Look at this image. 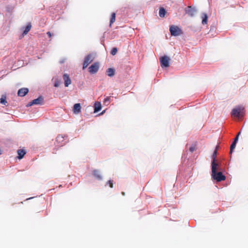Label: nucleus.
Masks as SVG:
<instances>
[{
	"mask_svg": "<svg viewBox=\"0 0 248 248\" xmlns=\"http://www.w3.org/2000/svg\"><path fill=\"white\" fill-rule=\"evenodd\" d=\"M93 174L94 176L98 180H101L102 177L99 170H95L93 171Z\"/></svg>",
	"mask_w": 248,
	"mask_h": 248,
	"instance_id": "obj_20",
	"label": "nucleus"
},
{
	"mask_svg": "<svg viewBox=\"0 0 248 248\" xmlns=\"http://www.w3.org/2000/svg\"><path fill=\"white\" fill-rule=\"evenodd\" d=\"M99 67L98 63L95 62L89 67V71L91 74H95L98 71Z\"/></svg>",
	"mask_w": 248,
	"mask_h": 248,
	"instance_id": "obj_6",
	"label": "nucleus"
},
{
	"mask_svg": "<svg viewBox=\"0 0 248 248\" xmlns=\"http://www.w3.org/2000/svg\"><path fill=\"white\" fill-rule=\"evenodd\" d=\"M218 165H215L214 164L212 166V176L214 179L216 180L217 182L224 181L226 179V177L223 175L221 171L217 172L218 170Z\"/></svg>",
	"mask_w": 248,
	"mask_h": 248,
	"instance_id": "obj_1",
	"label": "nucleus"
},
{
	"mask_svg": "<svg viewBox=\"0 0 248 248\" xmlns=\"http://www.w3.org/2000/svg\"><path fill=\"white\" fill-rule=\"evenodd\" d=\"M116 19V14L115 13H112L111 16V18L110 20V26H111V24H113Z\"/></svg>",
	"mask_w": 248,
	"mask_h": 248,
	"instance_id": "obj_23",
	"label": "nucleus"
},
{
	"mask_svg": "<svg viewBox=\"0 0 248 248\" xmlns=\"http://www.w3.org/2000/svg\"><path fill=\"white\" fill-rule=\"evenodd\" d=\"M31 28V23H29L25 27V30L23 31L22 36H24V35L28 34V33L30 31Z\"/></svg>",
	"mask_w": 248,
	"mask_h": 248,
	"instance_id": "obj_16",
	"label": "nucleus"
},
{
	"mask_svg": "<svg viewBox=\"0 0 248 248\" xmlns=\"http://www.w3.org/2000/svg\"><path fill=\"white\" fill-rule=\"evenodd\" d=\"M47 34L48 35V36H49V38H50L52 36L51 32L49 31H48L47 32Z\"/></svg>",
	"mask_w": 248,
	"mask_h": 248,
	"instance_id": "obj_29",
	"label": "nucleus"
},
{
	"mask_svg": "<svg viewBox=\"0 0 248 248\" xmlns=\"http://www.w3.org/2000/svg\"><path fill=\"white\" fill-rule=\"evenodd\" d=\"M29 92V89L27 88H22L20 89L18 91L17 94L19 96H25Z\"/></svg>",
	"mask_w": 248,
	"mask_h": 248,
	"instance_id": "obj_8",
	"label": "nucleus"
},
{
	"mask_svg": "<svg viewBox=\"0 0 248 248\" xmlns=\"http://www.w3.org/2000/svg\"><path fill=\"white\" fill-rule=\"evenodd\" d=\"M170 31L171 35L175 36H179L183 33L182 30L179 27L173 25L170 26Z\"/></svg>",
	"mask_w": 248,
	"mask_h": 248,
	"instance_id": "obj_2",
	"label": "nucleus"
},
{
	"mask_svg": "<svg viewBox=\"0 0 248 248\" xmlns=\"http://www.w3.org/2000/svg\"><path fill=\"white\" fill-rule=\"evenodd\" d=\"M63 79L64 81V85L65 87H68L71 83L69 76L67 74H64L63 75Z\"/></svg>",
	"mask_w": 248,
	"mask_h": 248,
	"instance_id": "obj_10",
	"label": "nucleus"
},
{
	"mask_svg": "<svg viewBox=\"0 0 248 248\" xmlns=\"http://www.w3.org/2000/svg\"><path fill=\"white\" fill-rule=\"evenodd\" d=\"M170 59L168 56H164L160 58V62L162 67H168L169 66Z\"/></svg>",
	"mask_w": 248,
	"mask_h": 248,
	"instance_id": "obj_5",
	"label": "nucleus"
},
{
	"mask_svg": "<svg viewBox=\"0 0 248 248\" xmlns=\"http://www.w3.org/2000/svg\"><path fill=\"white\" fill-rule=\"evenodd\" d=\"M64 140V137L62 135H59L56 138V141L58 143V145L62 146L64 143H62Z\"/></svg>",
	"mask_w": 248,
	"mask_h": 248,
	"instance_id": "obj_15",
	"label": "nucleus"
},
{
	"mask_svg": "<svg viewBox=\"0 0 248 248\" xmlns=\"http://www.w3.org/2000/svg\"><path fill=\"white\" fill-rule=\"evenodd\" d=\"M0 102L1 104L6 105L7 103L6 96L5 95H2L0 99Z\"/></svg>",
	"mask_w": 248,
	"mask_h": 248,
	"instance_id": "obj_22",
	"label": "nucleus"
},
{
	"mask_svg": "<svg viewBox=\"0 0 248 248\" xmlns=\"http://www.w3.org/2000/svg\"><path fill=\"white\" fill-rule=\"evenodd\" d=\"M117 52V48L116 47H113L111 51V54L115 55Z\"/></svg>",
	"mask_w": 248,
	"mask_h": 248,
	"instance_id": "obj_25",
	"label": "nucleus"
},
{
	"mask_svg": "<svg viewBox=\"0 0 248 248\" xmlns=\"http://www.w3.org/2000/svg\"><path fill=\"white\" fill-rule=\"evenodd\" d=\"M92 61L93 59L91 55H88L85 57L83 65V69H85Z\"/></svg>",
	"mask_w": 248,
	"mask_h": 248,
	"instance_id": "obj_7",
	"label": "nucleus"
},
{
	"mask_svg": "<svg viewBox=\"0 0 248 248\" xmlns=\"http://www.w3.org/2000/svg\"><path fill=\"white\" fill-rule=\"evenodd\" d=\"M17 152L18 154L17 158L19 159H22L26 154V151L24 149H19Z\"/></svg>",
	"mask_w": 248,
	"mask_h": 248,
	"instance_id": "obj_14",
	"label": "nucleus"
},
{
	"mask_svg": "<svg viewBox=\"0 0 248 248\" xmlns=\"http://www.w3.org/2000/svg\"><path fill=\"white\" fill-rule=\"evenodd\" d=\"M94 112H97L101 109L102 106L100 102H97L94 104Z\"/></svg>",
	"mask_w": 248,
	"mask_h": 248,
	"instance_id": "obj_17",
	"label": "nucleus"
},
{
	"mask_svg": "<svg viewBox=\"0 0 248 248\" xmlns=\"http://www.w3.org/2000/svg\"><path fill=\"white\" fill-rule=\"evenodd\" d=\"M240 134V132H239L238 133V134L237 135L236 137L234 139V141H233V142L232 143V144L231 145L230 152V154H232L233 150L235 148L236 144V142H237V140H238V137H239Z\"/></svg>",
	"mask_w": 248,
	"mask_h": 248,
	"instance_id": "obj_9",
	"label": "nucleus"
},
{
	"mask_svg": "<svg viewBox=\"0 0 248 248\" xmlns=\"http://www.w3.org/2000/svg\"><path fill=\"white\" fill-rule=\"evenodd\" d=\"M196 149L195 146H191V147H190L189 148V151H190V152H194V151H195V150H196Z\"/></svg>",
	"mask_w": 248,
	"mask_h": 248,
	"instance_id": "obj_27",
	"label": "nucleus"
},
{
	"mask_svg": "<svg viewBox=\"0 0 248 248\" xmlns=\"http://www.w3.org/2000/svg\"><path fill=\"white\" fill-rule=\"evenodd\" d=\"M107 73L108 76L111 77L115 74V70L113 68H109L107 69Z\"/></svg>",
	"mask_w": 248,
	"mask_h": 248,
	"instance_id": "obj_18",
	"label": "nucleus"
},
{
	"mask_svg": "<svg viewBox=\"0 0 248 248\" xmlns=\"http://www.w3.org/2000/svg\"><path fill=\"white\" fill-rule=\"evenodd\" d=\"M187 14L190 16H194L196 13V10L191 6L188 7V10L186 11Z\"/></svg>",
	"mask_w": 248,
	"mask_h": 248,
	"instance_id": "obj_11",
	"label": "nucleus"
},
{
	"mask_svg": "<svg viewBox=\"0 0 248 248\" xmlns=\"http://www.w3.org/2000/svg\"><path fill=\"white\" fill-rule=\"evenodd\" d=\"M81 107L79 103L75 104L74 106L73 111L75 114H78L81 111Z\"/></svg>",
	"mask_w": 248,
	"mask_h": 248,
	"instance_id": "obj_13",
	"label": "nucleus"
},
{
	"mask_svg": "<svg viewBox=\"0 0 248 248\" xmlns=\"http://www.w3.org/2000/svg\"><path fill=\"white\" fill-rule=\"evenodd\" d=\"M243 108H242L240 107H236L233 108L231 112V114L232 116H235L237 118H240L243 116V112L242 110Z\"/></svg>",
	"mask_w": 248,
	"mask_h": 248,
	"instance_id": "obj_4",
	"label": "nucleus"
},
{
	"mask_svg": "<svg viewBox=\"0 0 248 248\" xmlns=\"http://www.w3.org/2000/svg\"><path fill=\"white\" fill-rule=\"evenodd\" d=\"M219 147V146L217 145L216 146V148L214 152L213 155H212V166H213V164H214L215 165H218V164L216 162V158L217 155V151L218 150V148Z\"/></svg>",
	"mask_w": 248,
	"mask_h": 248,
	"instance_id": "obj_12",
	"label": "nucleus"
},
{
	"mask_svg": "<svg viewBox=\"0 0 248 248\" xmlns=\"http://www.w3.org/2000/svg\"><path fill=\"white\" fill-rule=\"evenodd\" d=\"M44 103V99L42 96H40L37 99L33 100L32 101L29 102L26 106L27 107H31L34 105H42Z\"/></svg>",
	"mask_w": 248,
	"mask_h": 248,
	"instance_id": "obj_3",
	"label": "nucleus"
},
{
	"mask_svg": "<svg viewBox=\"0 0 248 248\" xmlns=\"http://www.w3.org/2000/svg\"><path fill=\"white\" fill-rule=\"evenodd\" d=\"M60 84H61L60 81H59V80H55V83H54V86L56 87H58L60 86Z\"/></svg>",
	"mask_w": 248,
	"mask_h": 248,
	"instance_id": "obj_26",
	"label": "nucleus"
},
{
	"mask_svg": "<svg viewBox=\"0 0 248 248\" xmlns=\"http://www.w3.org/2000/svg\"><path fill=\"white\" fill-rule=\"evenodd\" d=\"M202 24L203 25H205V24H206L207 23V19H208V16L205 13H203L202 14Z\"/></svg>",
	"mask_w": 248,
	"mask_h": 248,
	"instance_id": "obj_19",
	"label": "nucleus"
},
{
	"mask_svg": "<svg viewBox=\"0 0 248 248\" xmlns=\"http://www.w3.org/2000/svg\"><path fill=\"white\" fill-rule=\"evenodd\" d=\"M166 13V10L164 8H163V7L160 8L159 11V15L161 17H164Z\"/></svg>",
	"mask_w": 248,
	"mask_h": 248,
	"instance_id": "obj_21",
	"label": "nucleus"
},
{
	"mask_svg": "<svg viewBox=\"0 0 248 248\" xmlns=\"http://www.w3.org/2000/svg\"><path fill=\"white\" fill-rule=\"evenodd\" d=\"M110 97H109V96L107 97L104 100V102H103L104 104L106 106L108 105L110 103Z\"/></svg>",
	"mask_w": 248,
	"mask_h": 248,
	"instance_id": "obj_24",
	"label": "nucleus"
},
{
	"mask_svg": "<svg viewBox=\"0 0 248 248\" xmlns=\"http://www.w3.org/2000/svg\"><path fill=\"white\" fill-rule=\"evenodd\" d=\"M108 183L109 184V186L111 188H112L113 187V183H112V181H111V180H109Z\"/></svg>",
	"mask_w": 248,
	"mask_h": 248,
	"instance_id": "obj_28",
	"label": "nucleus"
}]
</instances>
